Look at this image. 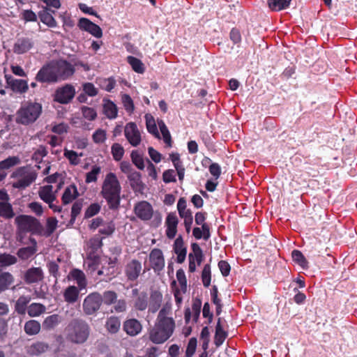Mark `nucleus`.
<instances>
[{"instance_id": "1", "label": "nucleus", "mask_w": 357, "mask_h": 357, "mask_svg": "<svg viewBox=\"0 0 357 357\" xmlns=\"http://www.w3.org/2000/svg\"><path fill=\"white\" fill-rule=\"evenodd\" d=\"M172 314V303L167 302L159 311L155 326L149 332L152 342L162 344L172 335L176 324Z\"/></svg>"}, {"instance_id": "2", "label": "nucleus", "mask_w": 357, "mask_h": 357, "mask_svg": "<svg viewBox=\"0 0 357 357\" xmlns=\"http://www.w3.org/2000/svg\"><path fill=\"white\" fill-rule=\"evenodd\" d=\"M121 187L115 174H107L103 181L101 194L110 209H117L120 205Z\"/></svg>"}, {"instance_id": "3", "label": "nucleus", "mask_w": 357, "mask_h": 357, "mask_svg": "<svg viewBox=\"0 0 357 357\" xmlns=\"http://www.w3.org/2000/svg\"><path fill=\"white\" fill-rule=\"evenodd\" d=\"M66 338L75 344L84 343L90 334V327L83 319H74L66 328Z\"/></svg>"}, {"instance_id": "4", "label": "nucleus", "mask_w": 357, "mask_h": 357, "mask_svg": "<svg viewBox=\"0 0 357 357\" xmlns=\"http://www.w3.org/2000/svg\"><path fill=\"white\" fill-rule=\"evenodd\" d=\"M42 112V106L38 102H25L16 113L15 121L22 125L34 123Z\"/></svg>"}, {"instance_id": "5", "label": "nucleus", "mask_w": 357, "mask_h": 357, "mask_svg": "<svg viewBox=\"0 0 357 357\" xmlns=\"http://www.w3.org/2000/svg\"><path fill=\"white\" fill-rule=\"evenodd\" d=\"M15 222L20 234H42L43 231V227L40 221L31 215H20L15 218Z\"/></svg>"}, {"instance_id": "6", "label": "nucleus", "mask_w": 357, "mask_h": 357, "mask_svg": "<svg viewBox=\"0 0 357 357\" xmlns=\"http://www.w3.org/2000/svg\"><path fill=\"white\" fill-rule=\"evenodd\" d=\"M37 173L30 167H21L16 169L11 177L16 178V181L13 183L15 188L24 189L29 186L37 178Z\"/></svg>"}, {"instance_id": "7", "label": "nucleus", "mask_w": 357, "mask_h": 357, "mask_svg": "<svg viewBox=\"0 0 357 357\" xmlns=\"http://www.w3.org/2000/svg\"><path fill=\"white\" fill-rule=\"evenodd\" d=\"M102 305L100 294L93 292L89 294L83 301L82 307L84 312L87 315H92L99 310Z\"/></svg>"}, {"instance_id": "8", "label": "nucleus", "mask_w": 357, "mask_h": 357, "mask_svg": "<svg viewBox=\"0 0 357 357\" xmlns=\"http://www.w3.org/2000/svg\"><path fill=\"white\" fill-rule=\"evenodd\" d=\"M36 79L40 82L50 83L58 82L54 61L43 66L37 73Z\"/></svg>"}, {"instance_id": "9", "label": "nucleus", "mask_w": 357, "mask_h": 357, "mask_svg": "<svg viewBox=\"0 0 357 357\" xmlns=\"http://www.w3.org/2000/svg\"><path fill=\"white\" fill-rule=\"evenodd\" d=\"M54 65L58 81L67 79L75 73L74 66L65 60L54 61Z\"/></svg>"}, {"instance_id": "10", "label": "nucleus", "mask_w": 357, "mask_h": 357, "mask_svg": "<svg viewBox=\"0 0 357 357\" xmlns=\"http://www.w3.org/2000/svg\"><path fill=\"white\" fill-rule=\"evenodd\" d=\"M124 135L126 139L132 146H137L141 143V133L135 123L130 122L126 125Z\"/></svg>"}, {"instance_id": "11", "label": "nucleus", "mask_w": 357, "mask_h": 357, "mask_svg": "<svg viewBox=\"0 0 357 357\" xmlns=\"http://www.w3.org/2000/svg\"><path fill=\"white\" fill-rule=\"evenodd\" d=\"M135 214L143 221L151 220L153 215L152 206L146 201H141L137 203L134 207Z\"/></svg>"}, {"instance_id": "12", "label": "nucleus", "mask_w": 357, "mask_h": 357, "mask_svg": "<svg viewBox=\"0 0 357 357\" xmlns=\"http://www.w3.org/2000/svg\"><path fill=\"white\" fill-rule=\"evenodd\" d=\"M75 93L74 87L66 84L56 91L54 100L60 103L66 104L73 98Z\"/></svg>"}, {"instance_id": "13", "label": "nucleus", "mask_w": 357, "mask_h": 357, "mask_svg": "<svg viewBox=\"0 0 357 357\" xmlns=\"http://www.w3.org/2000/svg\"><path fill=\"white\" fill-rule=\"evenodd\" d=\"M34 46V41L28 37H22L17 39L13 45V51L15 54H22L28 52Z\"/></svg>"}, {"instance_id": "14", "label": "nucleus", "mask_w": 357, "mask_h": 357, "mask_svg": "<svg viewBox=\"0 0 357 357\" xmlns=\"http://www.w3.org/2000/svg\"><path fill=\"white\" fill-rule=\"evenodd\" d=\"M142 269L141 262L137 259H132L126 266L125 274L128 280L135 281L140 275Z\"/></svg>"}, {"instance_id": "15", "label": "nucleus", "mask_w": 357, "mask_h": 357, "mask_svg": "<svg viewBox=\"0 0 357 357\" xmlns=\"http://www.w3.org/2000/svg\"><path fill=\"white\" fill-rule=\"evenodd\" d=\"M78 26L89 33L93 36L100 38L102 36V31L100 27L92 22L87 18L82 17L79 20Z\"/></svg>"}, {"instance_id": "16", "label": "nucleus", "mask_w": 357, "mask_h": 357, "mask_svg": "<svg viewBox=\"0 0 357 357\" xmlns=\"http://www.w3.org/2000/svg\"><path fill=\"white\" fill-rule=\"evenodd\" d=\"M123 329L128 335L135 337L141 333L142 325L136 319H129L123 322Z\"/></svg>"}, {"instance_id": "17", "label": "nucleus", "mask_w": 357, "mask_h": 357, "mask_svg": "<svg viewBox=\"0 0 357 357\" xmlns=\"http://www.w3.org/2000/svg\"><path fill=\"white\" fill-rule=\"evenodd\" d=\"M151 267L155 271H161L165 266V259L160 249H153L149 255Z\"/></svg>"}, {"instance_id": "18", "label": "nucleus", "mask_w": 357, "mask_h": 357, "mask_svg": "<svg viewBox=\"0 0 357 357\" xmlns=\"http://www.w3.org/2000/svg\"><path fill=\"white\" fill-rule=\"evenodd\" d=\"M43 271L40 267L30 268L24 274V281L27 284L37 283L43 280Z\"/></svg>"}, {"instance_id": "19", "label": "nucleus", "mask_w": 357, "mask_h": 357, "mask_svg": "<svg viewBox=\"0 0 357 357\" xmlns=\"http://www.w3.org/2000/svg\"><path fill=\"white\" fill-rule=\"evenodd\" d=\"M192 252L188 255L189 259V271L194 272L196 268L195 262L199 266L201 264V248L197 243H192Z\"/></svg>"}, {"instance_id": "20", "label": "nucleus", "mask_w": 357, "mask_h": 357, "mask_svg": "<svg viewBox=\"0 0 357 357\" xmlns=\"http://www.w3.org/2000/svg\"><path fill=\"white\" fill-rule=\"evenodd\" d=\"M178 220L175 213H169L166 219V234L169 238H174L177 231Z\"/></svg>"}, {"instance_id": "21", "label": "nucleus", "mask_w": 357, "mask_h": 357, "mask_svg": "<svg viewBox=\"0 0 357 357\" xmlns=\"http://www.w3.org/2000/svg\"><path fill=\"white\" fill-rule=\"evenodd\" d=\"M7 84L10 86L12 90L15 92L24 93L28 89L27 82L22 79H14L10 75H6Z\"/></svg>"}, {"instance_id": "22", "label": "nucleus", "mask_w": 357, "mask_h": 357, "mask_svg": "<svg viewBox=\"0 0 357 357\" xmlns=\"http://www.w3.org/2000/svg\"><path fill=\"white\" fill-rule=\"evenodd\" d=\"M128 178L132 190L136 192H142L144 185L141 180V174L136 171L132 172L128 174Z\"/></svg>"}, {"instance_id": "23", "label": "nucleus", "mask_w": 357, "mask_h": 357, "mask_svg": "<svg viewBox=\"0 0 357 357\" xmlns=\"http://www.w3.org/2000/svg\"><path fill=\"white\" fill-rule=\"evenodd\" d=\"M52 13H54V10L45 7L38 13L40 21L50 27H56L57 24L52 16Z\"/></svg>"}, {"instance_id": "24", "label": "nucleus", "mask_w": 357, "mask_h": 357, "mask_svg": "<svg viewBox=\"0 0 357 357\" xmlns=\"http://www.w3.org/2000/svg\"><path fill=\"white\" fill-rule=\"evenodd\" d=\"M174 250L177 255L176 261L183 263L186 256V248L184 247L183 241L181 236H178L174 241Z\"/></svg>"}, {"instance_id": "25", "label": "nucleus", "mask_w": 357, "mask_h": 357, "mask_svg": "<svg viewBox=\"0 0 357 357\" xmlns=\"http://www.w3.org/2000/svg\"><path fill=\"white\" fill-rule=\"evenodd\" d=\"M80 291L82 290L74 285L68 287L63 291L64 301L68 303H75L79 298Z\"/></svg>"}, {"instance_id": "26", "label": "nucleus", "mask_w": 357, "mask_h": 357, "mask_svg": "<svg viewBox=\"0 0 357 357\" xmlns=\"http://www.w3.org/2000/svg\"><path fill=\"white\" fill-rule=\"evenodd\" d=\"M31 296H21L16 301L15 304V312L20 315H24L27 311V305L31 301Z\"/></svg>"}, {"instance_id": "27", "label": "nucleus", "mask_w": 357, "mask_h": 357, "mask_svg": "<svg viewBox=\"0 0 357 357\" xmlns=\"http://www.w3.org/2000/svg\"><path fill=\"white\" fill-rule=\"evenodd\" d=\"M72 278L76 281L77 284V288L82 290L86 289L87 285V281L85 276V274L81 270L75 268L73 269L70 273Z\"/></svg>"}, {"instance_id": "28", "label": "nucleus", "mask_w": 357, "mask_h": 357, "mask_svg": "<svg viewBox=\"0 0 357 357\" xmlns=\"http://www.w3.org/2000/svg\"><path fill=\"white\" fill-rule=\"evenodd\" d=\"M30 241L32 244L31 246L22 248L17 251V256L22 259H27L31 257L36 252V241L34 238H30Z\"/></svg>"}, {"instance_id": "29", "label": "nucleus", "mask_w": 357, "mask_h": 357, "mask_svg": "<svg viewBox=\"0 0 357 357\" xmlns=\"http://www.w3.org/2000/svg\"><path fill=\"white\" fill-rule=\"evenodd\" d=\"M162 301V295L160 292L158 291L152 292L150 297L149 311L151 313L156 312L161 305Z\"/></svg>"}, {"instance_id": "30", "label": "nucleus", "mask_w": 357, "mask_h": 357, "mask_svg": "<svg viewBox=\"0 0 357 357\" xmlns=\"http://www.w3.org/2000/svg\"><path fill=\"white\" fill-rule=\"evenodd\" d=\"M52 190L53 187L50 185L42 187L38 192L40 198L45 202L50 204L56 199V196Z\"/></svg>"}, {"instance_id": "31", "label": "nucleus", "mask_w": 357, "mask_h": 357, "mask_svg": "<svg viewBox=\"0 0 357 357\" xmlns=\"http://www.w3.org/2000/svg\"><path fill=\"white\" fill-rule=\"evenodd\" d=\"M78 195L77 187L75 185H71L65 189L61 198L62 202L63 204H68L76 199Z\"/></svg>"}, {"instance_id": "32", "label": "nucleus", "mask_w": 357, "mask_h": 357, "mask_svg": "<svg viewBox=\"0 0 357 357\" xmlns=\"http://www.w3.org/2000/svg\"><path fill=\"white\" fill-rule=\"evenodd\" d=\"M49 349V345L43 342L33 343L27 347V352L30 355L38 356L45 352Z\"/></svg>"}, {"instance_id": "33", "label": "nucleus", "mask_w": 357, "mask_h": 357, "mask_svg": "<svg viewBox=\"0 0 357 357\" xmlns=\"http://www.w3.org/2000/svg\"><path fill=\"white\" fill-rule=\"evenodd\" d=\"M120 327L121 321L119 317L112 316L107 319L105 328L109 333L115 334L119 331Z\"/></svg>"}, {"instance_id": "34", "label": "nucleus", "mask_w": 357, "mask_h": 357, "mask_svg": "<svg viewBox=\"0 0 357 357\" xmlns=\"http://www.w3.org/2000/svg\"><path fill=\"white\" fill-rule=\"evenodd\" d=\"M61 321V318L58 314H52L47 317L43 322L44 330L50 331L58 326Z\"/></svg>"}, {"instance_id": "35", "label": "nucleus", "mask_w": 357, "mask_h": 357, "mask_svg": "<svg viewBox=\"0 0 357 357\" xmlns=\"http://www.w3.org/2000/svg\"><path fill=\"white\" fill-rule=\"evenodd\" d=\"M15 216L12 205L8 202H0V217L11 219Z\"/></svg>"}, {"instance_id": "36", "label": "nucleus", "mask_w": 357, "mask_h": 357, "mask_svg": "<svg viewBox=\"0 0 357 357\" xmlns=\"http://www.w3.org/2000/svg\"><path fill=\"white\" fill-rule=\"evenodd\" d=\"M103 113L108 119H115L117 116V107L111 100H106L103 105Z\"/></svg>"}, {"instance_id": "37", "label": "nucleus", "mask_w": 357, "mask_h": 357, "mask_svg": "<svg viewBox=\"0 0 357 357\" xmlns=\"http://www.w3.org/2000/svg\"><path fill=\"white\" fill-rule=\"evenodd\" d=\"M291 0H268L269 8L274 11L284 10L289 6Z\"/></svg>"}, {"instance_id": "38", "label": "nucleus", "mask_w": 357, "mask_h": 357, "mask_svg": "<svg viewBox=\"0 0 357 357\" xmlns=\"http://www.w3.org/2000/svg\"><path fill=\"white\" fill-rule=\"evenodd\" d=\"M40 324L36 320H29L25 323L24 331L29 335L38 334L40 331Z\"/></svg>"}, {"instance_id": "39", "label": "nucleus", "mask_w": 357, "mask_h": 357, "mask_svg": "<svg viewBox=\"0 0 357 357\" xmlns=\"http://www.w3.org/2000/svg\"><path fill=\"white\" fill-rule=\"evenodd\" d=\"M46 307L41 303H33L28 306L27 313L31 317H38L45 312Z\"/></svg>"}, {"instance_id": "40", "label": "nucleus", "mask_w": 357, "mask_h": 357, "mask_svg": "<svg viewBox=\"0 0 357 357\" xmlns=\"http://www.w3.org/2000/svg\"><path fill=\"white\" fill-rule=\"evenodd\" d=\"M218 290L215 285H213L210 289V296L211 301L215 305L216 314L220 315L222 312V304L221 300L218 296Z\"/></svg>"}, {"instance_id": "41", "label": "nucleus", "mask_w": 357, "mask_h": 357, "mask_svg": "<svg viewBox=\"0 0 357 357\" xmlns=\"http://www.w3.org/2000/svg\"><path fill=\"white\" fill-rule=\"evenodd\" d=\"M14 278L9 273H0V293L6 290L13 282Z\"/></svg>"}, {"instance_id": "42", "label": "nucleus", "mask_w": 357, "mask_h": 357, "mask_svg": "<svg viewBox=\"0 0 357 357\" xmlns=\"http://www.w3.org/2000/svg\"><path fill=\"white\" fill-rule=\"evenodd\" d=\"M145 119L147 130L157 138H160V135L153 117L150 114H146Z\"/></svg>"}, {"instance_id": "43", "label": "nucleus", "mask_w": 357, "mask_h": 357, "mask_svg": "<svg viewBox=\"0 0 357 357\" xmlns=\"http://www.w3.org/2000/svg\"><path fill=\"white\" fill-rule=\"evenodd\" d=\"M147 305V294L145 292H141L135 301L134 306L137 310L144 311Z\"/></svg>"}, {"instance_id": "44", "label": "nucleus", "mask_w": 357, "mask_h": 357, "mask_svg": "<svg viewBox=\"0 0 357 357\" xmlns=\"http://www.w3.org/2000/svg\"><path fill=\"white\" fill-rule=\"evenodd\" d=\"M100 298H102V303L106 305H111L116 302L117 294L114 291L108 290L104 291L102 295L100 294Z\"/></svg>"}, {"instance_id": "45", "label": "nucleus", "mask_w": 357, "mask_h": 357, "mask_svg": "<svg viewBox=\"0 0 357 357\" xmlns=\"http://www.w3.org/2000/svg\"><path fill=\"white\" fill-rule=\"evenodd\" d=\"M20 162V160L17 156H10L8 158L0 162V169L3 170V172H6L7 169L10 167L18 165Z\"/></svg>"}, {"instance_id": "46", "label": "nucleus", "mask_w": 357, "mask_h": 357, "mask_svg": "<svg viewBox=\"0 0 357 357\" xmlns=\"http://www.w3.org/2000/svg\"><path fill=\"white\" fill-rule=\"evenodd\" d=\"M127 61L136 73H143L144 72V64L139 59L134 56H129L127 58Z\"/></svg>"}, {"instance_id": "47", "label": "nucleus", "mask_w": 357, "mask_h": 357, "mask_svg": "<svg viewBox=\"0 0 357 357\" xmlns=\"http://www.w3.org/2000/svg\"><path fill=\"white\" fill-rule=\"evenodd\" d=\"M227 333L223 330L220 325V319H218V321L215 328V343L217 345H220L225 341L227 337Z\"/></svg>"}, {"instance_id": "48", "label": "nucleus", "mask_w": 357, "mask_h": 357, "mask_svg": "<svg viewBox=\"0 0 357 357\" xmlns=\"http://www.w3.org/2000/svg\"><path fill=\"white\" fill-rule=\"evenodd\" d=\"M291 257L293 260L303 268H307V261L301 251L297 250H293Z\"/></svg>"}, {"instance_id": "49", "label": "nucleus", "mask_w": 357, "mask_h": 357, "mask_svg": "<svg viewBox=\"0 0 357 357\" xmlns=\"http://www.w3.org/2000/svg\"><path fill=\"white\" fill-rule=\"evenodd\" d=\"M115 231V225L112 221L103 222L99 229V233L105 236H110Z\"/></svg>"}, {"instance_id": "50", "label": "nucleus", "mask_w": 357, "mask_h": 357, "mask_svg": "<svg viewBox=\"0 0 357 357\" xmlns=\"http://www.w3.org/2000/svg\"><path fill=\"white\" fill-rule=\"evenodd\" d=\"M17 262V258L10 254H0V265L1 266H8L15 264Z\"/></svg>"}, {"instance_id": "51", "label": "nucleus", "mask_w": 357, "mask_h": 357, "mask_svg": "<svg viewBox=\"0 0 357 357\" xmlns=\"http://www.w3.org/2000/svg\"><path fill=\"white\" fill-rule=\"evenodd\" d=\"M111 149L114 159L116 161L121 160L124 154L123 147L119 143H114Z\"/></svg>"}, {"instance_id": "52", "label": "nucleus", "mask_w": 357, "mask_h": 357, "mask_svg": "<svg viewBox=\"0 0 357 357\" xmlns=\"http://www.w3.org/2000/svg\"><path fill=\"white\" fill-rule=\"evenodd\" d=\"M57 220L55 218H49L47 220L46 230L44 235L47 237L50 236L57 227Z\"/></svg>"}, {"instance_id": "53", "label": "nucleus", "mask_w": 357, "mask_h": 357, "mask_svg": "<svg viewBox=\"0 0 357 357\" xmlns=\"http://www.w3.org/2000/svg\"><path fill=\"white\" fill-rule=\"evenodd\" d=\"M82 200H77L76 201L71 209V218L70 220V224L73 225L76 219V217L80 213L82 208Z\"/></svg>"}, {"instance_id": "54", "label": "nucleus", "mask_w": 357, "mask_h": 357, "mask_svg": "<svg viewBox=\"0 0 357 357\" xmlns=\"http://www.w3.org/2000/svg\"><path fill=\"white\" fill-rule=\"evenodd\" d=\"M83 116L89 121H93L97 116V113L93 108L86 106L81 107Z\"/></svg>"}, {"instance_id": "55", "label": "nucleus", "mask_w": 357, "mask_h": 357, "mask_svg": "<svg viewBox=\"0 0 357 357\" xmlns=\"http://www.w3.org/2000/svg\"><path fill=\"white\" fill-rule=\"evenodd\" d=\"M131 158L132 162L137 166L138 169H143L144 168L143 158L137 151H132Z\"/></svg>"}, {"instance_id": "56", "label": "nucleus", "mask_w": 357, "mask_h": 357, "mask_svg": "<svg viewBox=\"0 0 357 357\" xmlns=\"http://www.w3.org/2000/svg\"><path fill=\"white\" fill-rule=\"evenodd\" d=\"M181 218L184 219V224L187 232H190L191 225L192 223V215L189 209H185L182 215H179Z\"/></svg>"}, {"instance_id": "57", "label": "nucleus", "mask_w": 357, "mask_h": 357, "mask_svg": "<svg viewBox=\"0 0 357 357\" xmlns=\"http://www.w3.org/2000/svg\"><path fill=\"white\" fill-rule=\"evenodd\" d=\"M211 267L210 265L206 264L202 268V283L205 287H208L211 283Z\"/></svg>"}, {"instance_id": "58", "label": "nucleus", "mask_w": 357, "mask_h": 357, "mask_svg": "<svg viewBox=\"0 0 357 357\" xmlns=\"http://www.w3.org/2000/svg\"><path fill=\"white\" fill-rule=\"evenodd\" d=\"M100 172V167L98 166H93L91 171L86 173V183H89L95 182L97 180V175Z\"/></svg>"}, {"instance_id": "59", "label": "nucleus", "mask_w": 357, "mask_h": 357, "mask_svg": "<svg viewBox=\"0 0 357 357\" xmlns=\"http://www.w3.org/2000/svg\"><path fill=\"white\" fill-rule=\"evenodd\" d=\"M209 172L211 175V178L218 180L221 175V167L218 163H211L208 167Z\"/></svg>"}, {"instance_id": "60", "label": "nucleus", "mask_w": 357, "mask_h": 357, "mask_svg": "<svg viewBox=\"0 0 357 357\" xmlns=\"http://www.w3.org/2000/svg\"><path fill=\"white\" fill-rule=\"evenodd\" d=\"M100 210V206L97 204H91L86 209L84 213L85 218H89L96 215Z\"/></svg>"}, {"instance_id": "61", "label": "nucleus", "mask_w": 357, "mask_h": 357, "mask_svg": "<svg viewBox=\"0 0 357 357\" xmlns=\"http://www.w3.org/2000/svg\"><path fill=\"white\" fill-rule=\"evenodd\" d=\"M64 156L68 158L70 162L73 165H77L79 163V160L78 158V154L77 152L74 151H70L65 149L64 151Z\"/></svg>"}, {"instance_id": "62", "label": "nucleus", "mask_w": 357, "mask_h": 357, "mask_svg": "<svg viewBox=\"0 0 357 357\" xmlns=\"http://www.w3.org/2000/svg\"><path fill=\"white\" fill-rule=\"evenodd\" d=\"M121 100L126 110L128 112H133L134 104L130 96L128 94H123L122 96Z\"/></svg>"}, {"instance_id": "63", "label": "nucleus", "mask_w": 357, "mask_h": 357, "mask_svg": "<svg viewBox=\"0 0 357 357\" xmlns=\"http://www.w3.org/2000/svg\"><path fill=\"white\" fill-rule=\"evenodd\" d=\"M92 137L96 144L104 142L106 139V132L104 130L98 129L93 133Z\"/></svg>"}, {"instance_id": "64", "label": "nucleus", "mask_w": 357, "mask_h": 357, "mask_svg": "<svg viewBox=\"0 0 357 357\" xmlns=\"http://www.w3.org/2000/svg\"><path fill=\"white\" fill-rule=\"evenodd\" d=\"M197 347V340L195 337L191 338L188 344L186 349L185 356L186 357H192L195 352Z\"/></svg>"}]
</instances>
